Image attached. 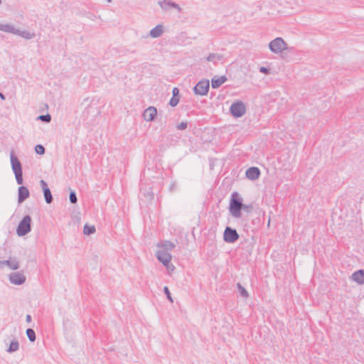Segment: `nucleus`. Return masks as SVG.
I'll use <instances>...</instances> for the list:
<instances>
[{
	"instance_id": "423d86ee",
	"label": "nucleus",
	"mask_w": 364,
	"mask_h": 364,
	"mask_svg": "<svg viewBox=\"0 0 364 364\" xmlns=\"http://www.w3.org/2000/svg\"><path fill=\"white\" fill-rule=\"evenodd\" d=\"M210 82L207 79L200 80L193 88L194 95L204 96L209 91Z\"/></svg>"
},
{
	"instance_id": "6e6552de",
	"label": "nucleus",
	"mask_w": 364,
	"mask_h": 364,
	"mask_svg": "<svg viewBox=\"0 0 364 364\" xmlns=\"http://www.w3.org/2000/svg\"><path fill=\"white\" fill-rule=\"evenodd\" d=\"M9 280L11 284L19 286L26 282V277L23 273L15 272L9 274Z\"/></svg>"
},
{
	"instance_id": "412c9836",
	"label": "nucleus",
	"mask_w": 364,
	"mask_h": 364,
	"mask_svg": "<svg viewBox=\"0 0 364 364\" xmlns=\"http://www.w3.org/2000/svg\"><path fill=\"white\" fill-rule=\"evenodd\" d=\"M0 31L15 34L16 33L18 32V28H16L11 23H6V24L1 23Z\"/></svg>"
},
{
	"instance_id": "cd10ccee",
	"label": "nucleus",
	"mask_w": 364,
	"mask_h": 364,
	"mask_svg": "<svg viewBox=\"0 0 364 364\" xmlns=\"http://www.w3.org/2000/svg\"><path fill=\"white\" fill-rule=\"evenodd\" d=\"M162 247H164L163 250L167 252V250H171L172 249H173L175 247V245L171 241L165 240L162 243Z\"/></svg>"
},
{
	"instance_id": "a19ab883",
	"label": "nucleus",
	"mask_w": 364,
	"mask_h": 364,
	"mask_svg": "<svg viewBox=\"0 0 364 364\" xmlns=\"http://www.w3.org/2000/svg\"><path fill=\"white\" fill-rule=\"evenodd\" d=\"M109 3H110L112 1V0H107Z\"/></svg>"
},
{
	"instance_id": "f704fd0d",
	"label": "nucleus",
	"mask_w": 364,
	"mask_h": 364,
	"mask_svg": "<svg viewBox=\"0 0 364 364\" xmlns=\"http://www.w3.org/2000/svg\"><path fill=\"white\" fill-rule=\"evenodd\" d=\"M259 72L264 74H269V69L266 67H260Z\"/></svg>"
},
{
	"instance_id": "f8f14e48",
	"label": "nucleus",
	"mask_w": 364,
	"mask_h": 364,
	"mask_svg": "<svg viewBox=\"0 0 364 364\" xmlns=\"http://www.w3.org/2000/svg\"><path fill=\"white\" fill-rule=\"evenodd\" d=\"M157 115V109L155 107L149 106L143 113V117L146 122H153Z\"/></svg>"
},
{
	"instance_id": "72a5a7b5",
	"label": "nucleus",
	"mask_w": 364,
	"mask_h": 364,
	"mask_svg": "<svg viewBox=\"0 0 364 364\" xmlns=\"http://www.w3.org/2000/svg\"><path fill=\"white\" fill-rule=\"evenodd\" d=\"M188 123L187 122H181V123L176 125V129L178 130H184L187 128Z\"/></svg>"
},
{
	"instance_id": "f3484780",
	"label": "nucleus",
	"mask_w": 364,
	"mask_h": 364,
	"mask_svg": "<svg viewBox=\"0 0 364 364\" xmlns=\"http://www.w3.org/2000/svg\"><path fill=\"white\" fill-rule=\"evenodd\" d=\"M180 97L179 89L176 87H173L172 90V97L169 100L168 105L172 107H176L180 101Z\"/></svg>"
},
{
	"instance_id": "39448f33",
	"label": "nucleus",
	"mask_w": 364,
	"mask_h": 364,
	"mask_svg": "<svg viewBox=\"0 0 364 364\" xmlns=\"http://www.w3.org/2000/svg\"><path fill=\"white\" fill-rule=\"evenodd\" d=\"M269 48L274 53H279L287 49V44L283 38L277 37L269 42Z\"/></svg>"
},
{
	"instance_id": "2f4dec72",
	"label": "nucleus",
	"mask_w": 364,
	"mask_h": 364,
	"mask_svg": "<svg viewBox=\"0 0 364 364\" xmlns=\"http://www.w3.org/2000/svg\"><path fill=\"white\" fill-rule=\"evenodd\" d=\"M69 200H70V202L73 204H75L77 203V198L76 193L74 191H70V192L69 193Z\"/></svg>"
},
{
	"instance_id": "e433bc0d",
	"label": "nucleus",
	"mask_w": 364,
	"mask_h": 364,
	"mask_svg": "<svg viewBox=\"0 0 364 364\" xmlns=\"http://www.w3.org/2000/svg\"><path fill=\"white\" fill-rule=\"evenodd\" d=\"M32 320L31 316L30 314H27L26 317V321L27 323H30Z\"/></svg>"
},
{
	"instance_id": "c85d7f7f",
	"label": "nucleus",
	"mask_w": 364,
	"mask_h": 364,
	"mask_svg": "<svg viewBox=\"0 0 364 364\" xmlns=\"http://www.w3.org/2000/svg\"><path fill=\"white\" fill-rule=\"evenodd\" d=\"M36 119L46 123H49L51 121V116L49 114H41L38 116Z\"/></svg>"
},
{
	"instance_id": "b1692460",
	"label": "nucleus",
	"mask_w": 364,
	"mask_h": 364,
	"mask_svg": "<svg viewBox=\"0 0 364 364\" xmlns=\"http://www.w3.org/2000/svg\"><path fill=\"white\" fill-rule=\"evenodd\" d=\"M223 58V55L219 53H210L206 58V60L208 62H213L216 64L218 61Z\"/></svg>"
},
{
	"instance_id": "20e7f679",
	"label": "nucleus",
	"mask_w": 364,
	"mask_h": 364,
	"mask_svg": "<svg viewBox=\"0 0 364 364\" xmlns=\"http://www.w3.org/2000/svg\"><path fill=\"white\" fill-rule=\"evenodd\" d=\"M246 112V107L242 101L234 102L230 107V113L235 118L242 117Z\"/></svg>"
},
{
	"instance_id": "4c0bfd02",
	"label": "nucleus",
	"mask_w": 364,
	"mask_h": 364,
	"mask_svg": "<svg viewBox=\"0 0 364 364\" xmlns=\"http://www.w3.org/2000/svg\"><path fill=\"white\" fill-rule=\"evenodd\" d=\"M0 98L2 100H5L6 97H5V95L0 92Z\"/></svg>"
},
{
	"instance_id": "aec40b11",
	"label": "nucleus",
	"mask_w": 364,
	"mask_h": 364,
	"mask_svg": "<svg viewBox=\"0 0 364 364\" xmlns=\"http://www.w3.org/2000/svg\"><path fill=\"white\" fill-rule=\"evenodd\" d=\"M162 33L163 26L161 24H158L150 31L149 36L151 38H156L160 37L162 35Z\"/></svg>"
},
{
	"instance_id": "f257e3e1",
	"label": "nucleus",
	"mask_w": 364,
	"mask_h": 364,
	"mask_svg": "<svg viewBox=\"0 0 364 364\" xmlns=\"http://www.w3.org/2000/svg\"><path fill=\"white\" fill-rule=\"evenodd\" d=\"M242 203L243 199L237 191L232 192L230 196L228 210L233 218H240L242 217Z\"/></svg>"
},
{
	"instance_id": "6ab92c4d",
	"label": "nucleus",
	"mask_w": 364,
	"mask_h": 364,
	"mask_svg": "<svg viewBox=\"0 0 364 364\" xmlns=\"http://www.w3.org/2000/svg\"><path fill=\"white\" fill-rule=\"evenodd\" d=\"M353 281L358 284H364V269H358L354 272L351 276Z\"/></svg>"
},
{
	"instance_id": "58836bf2",
	"label": "nucleus",
	"mask_w": 364,
	"mask_h": 364,
	"mask_svg": "<svg viewBox=\"0 0 364 364\" xmlns=\"http://www.w3.org/2000/svg\"><path fill=\"white\" fill-rule=\"evenodd\" d=\"M148 196H149L150 199L154 198V193L152 192L147 193Z\"/></svg>"
},
{
	"instance_id": "c756f323",
	"label": "nucleus",
	"mask_w": 364,
	"mask_h": 364,
	"mask_svg": "<svg viewBox=\"0 0 364 364\" xmlns=\"http://www.w3.org/2000/svg\"><path fill=\"white\" fill-rule=\"evenodd\" d=\"M254 207L252 203L245 204L242 203V210H244L247 213H250L253 210Z\"/></svg>"
},
{
	"instance_id": "a211bd4d",
	"label": "nucleus",
	"mask_w": 364,
	"mask_h": 364,
	"mask_svg": "<svg viewBox=\"0 0 364 364\" xmlns=\"http://www.w3.org/2000/svg\"><path fill=\"white\" fill-rule=\"evenodd\" d=\"M5 264L13 270H16L19 268V262L16 259L9 258L6 260H0V268H2L3 265Z\"/></svg>"
},
{
	"instance_id": "f03ea898",
	"label": "nucleus",
	"mask_w": 364,
	"mask_h": 364,
	"mask_svg": "<svg viewBox=\"0 0 364 364\" xmlns=\"http://www.w3.org/2000/svg\"><path fill=\"white\" fill-rule=\"evenodd\" d=\"M10 160L12 171L15 175L17 184L22 185L23 183L22 165L14 151L10 154Z\"/></svg>"
},
{
	"instance_id": "7ed1b4c3",
	"label": "nucleus",
	"mask_w": 364,
	"mask_h": 364,
	"mask_svg": "<svg viewBox=\"0 0 364 364\" xmlns=\"http://www.w3.org/2000/svg\"><path fill=\"white\" fill-rule=\"evenodd\" d=\"M32 219L29 215L23 217L16 228V234L18 237H23L31 231Z\"/></svg>"
},
{
	"instance_id": "393cba45",
	"label": "nucleus",
	"mask_w": 364,
	"mask_h": 364,
	"mask_svg": "<svg viewBox=\"0 0 364 364\" xmlns=\"http://www.w3.org/2000/svg\"><path fill=\"white\" fill-rule=\"evenodd\" d=\"M96 232V228L95 225H90L88 224H85L83 228V233L86 235H90Z\"/></svg>"
},
{
	"instance_id": "2eb2a0df",
	"label": "nucleus",
	"mask_w": 364,
	"mask_h": 364,
	"mask_svg": "<svg viewBox=\"0 0 364 364\" xmlns=\"http://www.w3.org/2000/svg\"><path fill=\"white\" fill-rule=\"evenodd\" d=\"M159 4L164 10H168L171 8L176 9L178 11H181L180 6L171 0H164L159 2Z\"/></svg>"
},
{
	"instance_id": "ddd939ff",
	"label": "nucleus",
	"mask_w": 364,
	"mask_h": 364,
	"mask_svg": "<svg viewBox=\"0 0 364 364\" xmlns=\"http://www.w3.org/2000/svg\"><path fill=\"white\" fill-rule=\"evenodd\" d=\"M261 175V171L258 167L252 166L248 168L246 170L245 176L246 177L252 181L257 180L259 178Z\"/></svg>"
},
{
	"instance_id": "4be33fe9",
	"label": "nucleus",
	"mask_w": 364,
	"mask_h": 364,
	"mask_svg": "<svg viewBox=\"0 0 364 364\" xmlns=\"http://www.w3.org/2000/svg\"><path fill=\"white\" fill-rule=\"evenodd\" d=\"M15 35L19 36L27 40L32 39L36 36L35 33H31L27 30L21 31L19 29H18V32L16 33Z\"/></svg>"
},
{
	"instance_id": "dca6fc26",
	"label": "nucleus",
	"mask_w": 364,
	"mask_h": 364,
	"mask_svg": "<svg viewBox=\"0 0 364 364\" xmlns=\"http://www.w3.org/2000/svg\"><path fill=\"white\" fill-rule=\"evenodd\" d=\"M227 80H228V77L225 75H221V76L215 75L211 79L212 88L217 89V88L220 87Z\"/></svg>"
},
{
	"instance_id": "0eeeda50",
	"label": "nucleus",
	"mask_w": 364,
	"mask_h": 364,
	"mask_svg": "<svg viewBox=\"0 0 364 364\" xmlns=\"http://www.w3.org/2000/svg\"><path fill=\"white\" fill-rule=\"evenodd\" d=\"M240 237V235L235 228L227 226L223 232V240L227 243H234Z\"/></svg>"
},
{
	"instance_id": "4468645a",
	"label": "nucleus",
	"mask_w": 364,
	"mask_h": 364,
	"mask_svg": "<svg viewBox=\"0 0 364 364\" xmlns=\"http://www.w3.org/2000/svg\"><path fill=\"white\" fill-rule=\"evenodd\" d=\"M30 196L29 190L26 186H20L18 188V203H22Z\"/></svg>"
},
{
	"instance_id": "ea45409f",
	"label": "nucleus",
	"mask_w": 364,
	"mask_h": 364,
	"mask_svg": "<svg viewBox=\"0 0 364 364\" xmlns=\"http://www.w3.org/2000/svg\"><path fill=\"white\" fill-rule=\"evenodd\" d=\"M269 224H270V218H269V220H268V224H267L268 226L269 225Z\"/></svg>"
},
{
	"instance_id": "5701e85b",
	"label": "nucleus",
	"mask_w": 364,
	"mask_h": 364,
	"mask_svg": "<svg viewBox=\"0 0 364 364\" xmlns=\"http://www.w3.org/2000/svg\"><path fill=\"white\" fill-rule=\"evenodd\" d=\"M19 348V343L16 338H14L6 349V352L9 353H12L17 351Z\"/></svg>"
},
{
	"instance_id": "c9c22d12",
	"label": "nucleus",
	"mask_w": 364,
	"mask_h": 364,
	"mask_svg": "<svg viewBox=\"0 0 364 364\" xmlns=\"http://www.w3.org/2000/svg\"><path fill=\"white\" fill-rule=\"evenodd\" d=\"M176 188V183L175 182L171 183V185L169 186V190L171 191H173Z\"/></svg>"
},
{
	"instance_id": "9d476101",
	"label": "nucleus",
	"mask_w": 364,
	"mask_h": 364,
	"mask_svg": "<svg viewBox=\"0 0 364 364\" xmlns=\"http://www.w3.org/2000/svg\"><path fill=\"white\" fill-rule=\"evenodd\" d=\"M40 186L42 188L46 203L50 204L53 202V198L48 183L44 180L41 179L40 181Z\"/></svg>"
},
{
	"instance_id": "1a4fd4ad",
	"label": "nucleus",
	"mask_w": 364,
	"mask_h": 364,
	"mask_svg": "<svg viewBox=\"0 0 364 364\" xmlns=\"http://www.w3.org/2000/svg\"><path fill=\"white\" fill-rule=\"evenodd\" d=\"M97 114H98L97 107L92 105H88L82 112L83 120L87 121L89 123L92 121V117L96 116Z\"/></svg>"
},
{
	"instance_id": "a878e982",
	"label": "nucleus",
	"mask_w": 364,
	"mask_h": 364,
	"mask_svg": "<svg viewBox=\"0 0 364 364\" xmlns=\"http://www.w3.org/2000/svg\"><path fill=\"white\" fill-rule=\"evenodd\" d=\"M26 333L30 342L33 343L36 341V332L33 328H27Z\"/></svg>"
},
{
	"instance_id": "7c9ffc66",
	"label": "nucleus",
	"mask_w": 364,
	"mask_h": 364,
	"mask_svg": "<svg viewBox=\"0 0 364 364\" xmlns=\"http://www.w3.org/2000/svg\"><path fill=\"white\" fill-rule=\"evenodd\" d=\"M35 151L37 154L43 155L46 152V149L43 145L37 144L35 146Z\"/></svg>"
},
{
	"instance_id": "9b49d317",
	"label": "nucleus",
	"mask_w": 364,
	"mask_h": 364,
	"mask_svg": "<svg viewBox=\"0 0 364 364\" xmlns=\"http://www.w3.org/2000/svg\"><path fill=\"white\" fill-rule=\"evenodd\" d=\"M156 257L164 266L168 269L171 256L168 252L165 250H158L156 252Z\"/></svg>"
},
{
	"instance_id": "473e14b6",
	"label": "nucleus",
	"mask_w": 364,
	"mask_h": 364,
	"mask_svg": "<svg viewBox=\"0 0 364 364\" xmlns=\"http://www.w3.org/2000/svg\"><path fill=\"white\" fill-rule=\"evenodd\" d=\"M164 294H166L167 299H168L169 301H171V303H173V298H172V296H171V292H170V291H169V289H168V287L167 286H165V287H164Z\"/></svg>"
},
{
	"instance_id": "bb28decb",
	"label": "nucleus",
	"mask_w": 364,
	"mask_h": 364,
	"mask_svg": "<svg viewBox=\"0 0 364 364\" xmlns=\"http://www.w3.org/2000/svg\"><path fill=\"white\" fill-rule=\"evenodd\" d=\"M237 288L238 289V291L240 292V295L244 298H248L249 297V293L246 290V289L240 284H237Z\"/></svg>"
},
{
	"instance_id": "79ce46f5",
	"label": "nucleus",
	"mask_w": 364,
	"mask_h": 364,
	"mask_svg": "<svg viewBox=\"0 0 364 364\" xmlns=\"http://www.w3.org/2000/svg\"><path fill=\"white\" fill-rule=\"evenodd\" d=\"M1 4V0H0V4Z\"/></svg>"
}]
</instances>
